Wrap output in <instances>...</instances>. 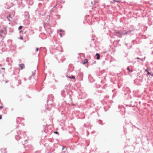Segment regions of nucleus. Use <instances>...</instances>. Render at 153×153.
Instances as JSON below:
<instances>
[{
	"mask_svg": "<svg viewBox=\"0 0 153 153\" xmlns=\"http://www.w3.org/2000/svg\"><path fill=\"white\" fill-rule=\"evenodd\" d=\"M145 71H147V70L146 69V70H145Z\"/></svg>",
	"mask_w": 153,
	"mask_h": 153,
	"instance_id": "nucleus-18",
	"label": "nucleus"
},
{
	"mask_svg": "<svg viewBox=\"0 0 153 153\" xmlns=\"http://www.w3.org/2000/svg\"><path fill=\"white\" fill-rule=\"evenodd\" d=\"M39 48H36V51H38V50H39Z\"/></svg>",
	"mask_w": 153,
	"mask_h": 153,
	"instance_id": "nucleus-12",
	"label": "nucleus"
},
{
	"mask_svg": "<svg viewBox=\"0 0 153 153\" xmlns=\"http://www.w3.org/2000/svg\"><path fill=\"white\" fill-rule=\"evenodd\" d=\"M22 32H23V31L22 30H21L20 31V33H21Z\"/></svg>",
	"mask_w": 153,
	"mask_h": 153,
	"instance_id": "nucleus-17",
	"label": "nucleus"
},
{
	"mask_svg": "<svg viewBox=\"0 0 153 153\" xmlns=\"http://www.w3.org/2000/svg\"><path fill=\"white\" fill-rule=\"evenodd\" d=\"M22 26H20L19 27V30H20V29H22Z\"/></svg>",
	"mask_w": 153,
	"mask_h": 153,
	"instance_id": "nucleus-5",
	"label": "nucleus"
},
{
	"mask_svg": "<svg viewBox=\"0 0 153 153\" xmlns=\"http://www.w3.org/2000/svg\"><path fill=\"white\" fill-rule=\"evenodd\" d=\"M117 33H119L120 34H120V32H119V33H118V32Z\"/></svg>",
	"mask_w": 153,
	"mask_h": 153,
	"instance_id": "nucleus-20",
	"label": "nucleus"
},
{
	"mask_svg": "<svg viewBox=\"0 0 153 153\" xmlns=\"http://www.w3.org/2000/svg\"><path fill=\"white\" fill-rule=\"evenodd\" d=\"M2 118V116L1 115H0V119H1Z\"/></svg>",
	"mask_w": 153,
	"mask_h": 153,
	"instance_id": "nucleus-13",
	"label": "nucleus"
},
{
	"mask_svg": "<svg viewBox=\"0 0 153 153\" xmlns=\"http://www.w3.org/2000/svg\"><path fill=\"white\" fill-rule=\"evenodd\" d=\"M10 17H11L10 16V15H9L8 17V16L7 17V18H8L9 21H10V19H9V18H10Z\"/></svg>",
	"mask_w": 153,
	"mask_h": 153,
	"instance_id": "nucleus-8",
	"label": "nucleus"
},
{
	"mask_svg": "<svg viewBox=\"0 0 153 153\" xmlns=\"http://www.w3.org/2000/svg\"><path fill=\"white\" fill-rule=\"evenodd\" d=\"M3 108V107L2 106H0V108Z\"/></svg>",
	"mask_w": 153,
	"mask_h": 153,
	"instance_id": "nucleus-15",
	"label": "nucleus"
},
{
	"mask_svg": "<svg viewBox=\"0 0 153 153\" xmlns=\"http://www.w3.org/2000/svg\"><path fill=\"white\" fill-rule=\"evenodd\" d=\"M113 2H119L118 1H117V0H113Z\"/></svg>",
	"mask_w": 153,
	"mask_h": 153,
	"instance_id": "nucleus-7",
	"label": "nucleus"
},
{
	"mask_svg": "<svg viewBox=\"0 0 153 153\" xmlns=\"http://www.w3.org/2000/svg\"><path fill=\"white\" fill-rule=\"evenodd\" d=\"M96 56H97V59H99L100 58V56L99 54L98 53H97L96 54Z\"/></svg>",
	"mask_w": 153,
	"mask_h": 153,
	"instance_id": "nucleus-2",
	"label": "nucleus"
},
{
	"mask_svg": "<svg viewBox=\"0 0 153 153\" xmlns=\"http://www.w3.org/2000/svg\"><path fill=\"white\" fill-rule=\"evenodd\" d=\"M63 149H64V148H63V149H62V150H63Z\"/></svg>",
	"mask_w": 153,
	"mask_h": 153,
	"instance_id": "nucleus-22",
	"label": "nucleus"
},
{
	"mask_svg": "<svg viewBox=\"0 0 153 153\" xmlns=\"http://www.w3.org/2000/svg\"><path fill=\"white\" fill-rule=\"evenodd\" d=\"M137 59H140V58H138V57H137Z\"/></svg>",
	"mask_w": 153,
	"mask_h": 153,
	"instance_id": "nucleus-19",
	"label": "nucleus"
},
{
	"mask_svg": "<svg viewBox=\"0 0 153 153\" xmlns=\"http://www.w3.org/2000/svg\"><path fill=\"white\" fill-rule=\"evenodd\" d=\"M19 39H21V40H22V39H23V37H22V36L20 37H19Z\"/></svg>",
	"mask_w": 153,
	"mask_h": 153,
	"instance_id": "nucleus-10",
	"label": "nucleus"
},
{
	"mask_svg": "<svg viewBox=\"0 0 153 153\" xmlns=\"http://www.w3.org/2000/svg\"><path fill=\"white\" fill-rule=\"evenodd\" d=\"M88 62V60L87 59H85V61L83 62V65H85V64L87 63Z\"/></svg>",
	"mask_w": 153,
	"mask_h": 153,
	"instance_id": "nucleus-3",
	"label": "nucleus"
},
{
	"mask_svg": "<svg viewBox=\"0 0 153 153\" xmlns=\"http://www.w3.org/2000/svg\"><path fill=\"white\" fill-rule=\"evenodd\" d=\"M60 37H62V33H60Z\"/></svg>",
	"mask_w": 153,
	"mask_h": 153,
	"instance_id": "nucleus-14",
	"label": "nucleus"
},
{
	"mask_svg": "<svg viewBox=\"0 0 153 153\" xmlns=\"http://www.w3.org/2000/svg\"><path fill=\"white\" fill-rule=\"evenodd\" d=\"M59 31L61 32L62 31V30H60Z\"/></svg>",
	"mask_w": 153,
	"mask_h": 153,
	"instance_id": "nucleus-16",
	"label": "nucleus"
},
{
	"mask_svg": "<svg viewBox=\"0 0 153 153\" xmlns=\"http://www.w3.org/2000/svg\"><path fill=\"white\" fill-rule=\"evenodd\" d=\"M127 33H126L125 34H126Z\"/></svg>",
	"mask_w": 153,
	"mask_h": 153,
	"instance_id": "nucleus-21",
	"label": "nucleus"
},
{
	"mask_svg": "<svg viewBox=\"0 0 153 153\" xmlns=\"http://www.w3.org/2000/svg\"><path fill=\"white\" fill-rule=\"evenodd\" d=\"M69 78H71V79H74L75 78V77L74 76H70L69 77Z\"/></svg>",
	"mask_w": 153,
	"mask_h": 153,
	"instance_id": "nucleus-6",
	"label": "nucleus"
},
{
	"mask_svg": "<svg viewBox=\"0 0 153 153\" xmlns=\"http://www.w3.org/2000/svg\"><path fill=\"white\" fill-rule=\"evenodd\" d=\"M19 66L21 69H22L23 68H25V65L23 64H20Z\"/></svg>",
	"mask_w": 153,
	"mask_h": 153,
	"instance_id": "nucleus-1",
	"label": "nucleus"
},
{
	"mask_svg": "<svg viewBox=\"0 0 153 153\" xmlns=\"http://www.w3.org/2000/svg\"><path fill=\"white\" fill-rule=\"evenodd\" d=\"M147 74L148 75H149V74H151V75L152 76H153V74H151L149 72V71H148V72H147Z\"/></svg>",
	"mask_w": 153,
	"mask_h": 153,
	"instance_id": "nucleus-4",
	"label": "nucleus"
},
{
	"mask_svg": "<svg viewBox=\"0 0 153 153\" xmlns=\"http://www.w3.org/2000/svg\"><path fill=\"white\" fill-rule=\"evenodd\" d=\"M127 70H128L129 71H130V72H131L132 71H131L129 69V67H128V68H127Z\"/></svg>",
	"mask_w": 153,
	"mask_h": 153,
	"instance_id": "nucleus-9",
	"label": "nucleus"
},
{
	"mask_svg": "<svg viewBox=\"0 0 153 153\" xmlns=\"http://www.w3.org/2000/svg\"><path fill=\"white\" fill-rule=\"evenodd\" d=\"M54 133L56 134H58V133L57 131H55Z\"/></svg>",
	"mask_w": 153,
	"mask_h": 153,
	"instance_id": "nucleus-11",
	"label": "nucleus"
}]
</instances>
